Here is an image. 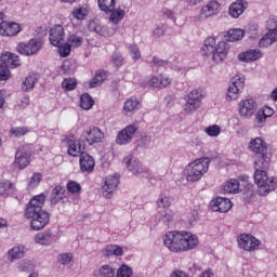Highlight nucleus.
Masks as SVG:
<instances>
[{"label":"nucleus","instance_id":"f257e3e1","mask_svg":"<svg viewBox=\"0 0 277 277\" xmlns=\"http://www.w3.org/2000/svg\"><path fill=\"white\" fill-rule=\"evenodd\" d=\"M47 196L44 194L37 195L30 199L25 210L26 220L30 221V228L32 230H42L44 226L51 222L49 212L42 210Z\"/></svg>","mask_w":277,"mask_h":277},{"label":"nucleus","instance_id":"f03ea898","mask_svg":"<svg viewBox=\"0 0 277 277\" xmlns=\"http://www.w3.org/2000/svg\"><path fill=\"white\" fill-rule=\"evenodd\" d=\"M210 164L211 159L207 157L198 158L188 163L185 168L186 180L188 183H196V181H200L202 176L209 172Z\"/></svg>","mask_w":277,"mask_h":277},{"label":"nucleus","instance_id":"7ed1b4c3","mask_svg":"<svg viewBox=\"0 0 277 277\" xmlns=\"http://www.w3.org/2000/svg\"><path fill=\"white\" fill-rule=\"evenodd\" d=\"M254 183L258 185V194L260 196H267L269 192H274L277 187V177L268 176L267 171L263 169H255Z\"/></svg>","mask_w":277,"mask_h":277},{"label":"nucleus","instance_id":"20e7f679","mask_svg":"<svg viewBox=\"0 0 277 277\" xmlns=\"http://www.w3.org/2000/svg\"><path fill=\"white\" fill-rule=\"evenodd\" d=\"M184 101L183 111L188 115L194 114L200 109V105L202 104V92L195 89L184 97Z\"/></svg>","mask_w":277,"mask_h":277},{"label":"nucleus","instance_id":"39448f33","mask_svg":"<svg viewBox=\"0 0 277 277\" xmlns=\"http://www.w3.org/2000/svg\"><path fill=\"white\" fill-rule=\"evenodd\" d=\"M129 172H132L135 176H141L142 179H151L153 173L148 170V168L142 166L140 159L133 156H127L123 159Z\"/></svg>","mask_w":277,"mask_h":277},{"label":"nucleus","instance_id":"423d86ee","mask_svg":"<svg viewBox=\"0 0 277 277\" xmlns=\"http://www.w3.org/2000/svg\"><path fill=\"white\" fill-rule=\"evenodd\" d=\"M243 88H246V78L239 75L235 76L232 79L227 90V94H226L227 101H237Z\"/></svg>","mask_w":277,"mask_h":277},{"label":"nucleus","instance_id":"0eeeda50","mask_svg":"<svg viewBox=\"0 0 277 277\" xmlns=\"http://www.w3.org/2000/svg\"><path fill=\"white\" fill-rule=\"evenodd\" d=\"M237 242L239 248L246 252H254V250H259V246H261V240L250 234H241L238 236Z\"/></svg>","mask_w":277,"mask_h":277},{"label":"nucleus","instance_id":"6e6552de","mask_svg":"<svg viewBox=\"0 0 277 277\" xmlns=\"http://www.w3.org/2000/svg\"><path fill=\"white\" fill-rule=\"evenodd\" d=\"M256 109H259V104L252 97L245 98L238 104V111L241 118H251L256 114Z\"/></svg>","mask_w":277,"mask_h":277},{"label":"nucleus","instance_id":"1a4fd4ad","mask_svg":"<svg viewBox=\"0 0 277 277\" xmlns=\"http://www.w3.org/2000/svg\"><path fill=\"white\" fill-rule=\"evenodd\" d=\"M181 235V249L182 252H189V250H196V247L200 243L198 236L192 232L182 230Z\"/></svg>","mask_w":277,"mask_h":277},{"label":"nucleus","instance_id":"9d476101","mask_svg":"<svg viewBox=\"0 0 277 277\" xmlns=\"http://www.w3.org/2000/svg\"><path fill=\"white\" fill-rule=\"evenodd\" d=\"M40 49H42V41L39 39H30L28 43L22 42L16 47L17 53L28 57L30 55H36Z\"/></svg>","mask_w":277,"mask_h":277},{"label":"nucleus","instance_id":"9b49d317","mask_svg":"<svg viewBox=\"0 0 277 277\" xmlns=\"http://www.w3.org/2000/svg\"><path fill=\"white\" fill-rule=\"evenodd\" d=\"M163 243L170 252H182L181 249V232H168L163 236Z\"/></svg>","mask_w":277,"mask_h":277},{"label":"nucleus","instance_id":"f8f14e48","mask_svg":"<svg viewBox=\"0 0 277 277\" xmlns=\"http://www.w3.org/2000/svg\"><path fill=\"white\" fill-rule=\"evenodd\" d=\"M137 133L136 124H129L123 130H121L116 137V142L119 146H127V144H131L133 137Z\"/></svg>","mask_w":277,"mask_h":277},{"label":"nucleus","instance_id":"ddd939ff","mask_svg":"<svg viewBox=\"0 0 277 277\" xmlns=\"http://www.w3.org/2000/svg\"><path fill=\"white\" fill-rule=\"evenodd\" d=\"M118 185H120V179L118 175H108L102 187L103 196L105 198H111V196H114V192L118 189Z\"/></svg>","mask_w":277,"mask_h":277},{"label":"nucleus","instance_id":"4468645a","mask_svg":"<svg viewBox=\"0 0 277 277\" xmlns=\"http://www.w3.org/2000/svg\"><path fill=\"white\" fill-rule=\"evenodd\" d=\"M31 161V151L25 147L18 149L15 154V166L18 170H25Z\"/></svg>","mask_w":277,"mask_h":277},{"label":"nucleus","instance_id":"2eb2a0df","mask_svg":"<svg viewBox=\"0 0 277 277\" xmlns=\"http://www.w3.org/2000/svg\"><path fill=\"white\" fill-rule=\"evenodd\" d=\"M220 3L215 0L210 1L208 4L203 5L199 11V18L202 21L211 18L220 13Z\"/></svg>","mask_w":277,"mask_h":277},{"label":"nucleus","instance_id":"dca6fc26","mask_svg":"<svg viewBox=\"0 0 277 277\" xmlns=\"http://www.w3.org/2000/svg\"><path fill=\"white\" fill-rule=\"evenodd\" d=\"M212 211H216L219 213H228L230 209H233V202L230 199L224 197H217L213 199L210 203Z\"/></svg>","mask_w":277,"mask_h":277},{"label":"nucleus","instance_id":"f3484780","mask_svg":"<svg viewBox=\"0 0 277 277\" xmlns=\"http://www.w3.org/2000/svg\"><path fill=\"white\" fill-rule=\"evenodd\" d=\"M82 135L90 145L98 144V142H103L105 138V133H103L98 127L89 128V130L84 131Z\"/></svg>","mask_w":277,"mask_h":277},{"label":"nucleus","instance_id":"a211bd4d","mask_svg":"<svg viewBox=\"0 0 277 277\" xmlns=\"http://www.w3.org/2000/svg\"><path fill=\"white\" fill-rule=\"evenodd\" d=\"M172 83V79L164 76H153L147 83L144 84V88H154L156 90H161L168 88Z\"/></svg>","mask_w":277,"mask_h":277},{"label":"nucleus","instance_id":"6ab92c4d","mask_svg":"<svg viewBox=\"0 0 277 277\" xmlns=\"http://www.w3.org/2000/svg\"><path fill=\"white\" fill-rule=\"evenodd\" d=\"M66 32H64V26L55 25L50 30V42L53 47H60L63 44Z\"/></svg>","mask_w":277,"mask_h":277},{"label":"nucleus","instance_id":"aec40b11","mask_svg":"<svg viewBox=\"0 0 277 277\" xmlns=\"http://www.w3.org/2000/svg\"><path fill=\"white\" fill-rule=\"evenodd\" d=\"M89 30L94 31L98 36H103V38H110V36H114V34H116V30H114V28L101 25L96 21H91L89 23Z\"/></svg>","mask_w":277,"mask_h":277},{"label":"nucleus","instance_id":"412c9836","mask_svg":"<svg viewBox=\"0 0 277 277\" xmlns=\"http://www.w3.org/2000/svg\"><path fill=\"white\" fill-rule=\"evenodd\" d=\"M210 55H212V60L216 62V64L224 62L226 55H228V44H226L225 41H220Z\"/></svg>","mask_w":277,"mask_h":277},{"label":"nucleus","instance_id":"4be33fe9","mask_svg":"<svg viewBox=\"0 0 277 277\" xmlns=\"http://www.w3.org/2000/svg\"><path fill=\"white\" fill-rule=\"evenodd\" d=\"M248 10V1L236 0L228 8V14L232 18H239Z\"/></svg>","mask_w":277,"mask_h":277},{"label":"nucleus","instance_id":"5701e85b","mask_svg":"<svg viewBox=\"0 0 277 277\" xmlns=\"http://www.w3.org/2000/svg\"><path fill=\"white\" fill-rule=\"evenodd\" d=\"M21 34V25L14 22H2L0 23V35L1 36H17Z\"/></svg>","mask_w":277,"mask_h":277},{"label":"nucleus","instance_id":"b1692460","mask_svg":"<svg viewBox=\"0 0 277 277\" xmlns=\"http://www.w3.org/2000/svg\"><path fill=\"white\" fill-rule=\"evenodd\" d=\"M263 57V53L259 49L247 50L246 52H241L238 55L239 62H245L246 64H250V62H256V60H261Z\"/></svg>","mask_w":277,"mask_h":277},{"label":"nucleus","instance_id":"393cba45","mask_svg":"<svg viewBox=\"0 0 277 277\" xmlns=\"http://www.w3.org/2000/svg\"><path fill=\"white\" fill-rule=\"evenodd\" d=\"M62 142L68 147L67 153L70 157H79V155L83 153L80 145H77L75 136L68 135L65 138H63Z\"/></svg>","mask_w":277,"mask_h":277},{"label":"nucleus","instance_id":"a878e982","mask_svg":"<svg viewBox=\"0 0 277 277\" xmlns=\"http://www.w3.org/2000/svg\"><path fill=\"white\" fill-rule=\"evenodd\" d=\"M269 163H272V154H268V151L255 155V170H267V168H269Z\"/></svg>","mask_w":277,"mask_h":277},{"label":"nucleus","instance_id":"bb28decb","mask_svg":"<svg viewBox=\"0 0 277 277\" xmlns=\"http://www.w3.org/2000/svg\"><path fill=\"white\" fill-rule=\"evenodd\" d=\"M1 62L6 68H18V66H21V58L12 52H5L2 54Z\"/></svg>","mask_w":277,"mask_h":277},{"label":"nucleus","instance_id":"cd10ccee","mask_svg":"<svg viewBox=\"0 0 277 277\" xmlns=\"http://www.w3.org/2000/svg\"><path fill=\"white\" fill-rule=\"evenodd\" d=\"M66 200V188L62 185H56L51 193L50 202L51 205H60Z\"/></svg>","mask_w":277,"mask_h":277},{"label":"nucleus","instance_id":"c85d7f7f","mask_svg":"<svg viewBox=\"0 0 277 277\" xmlns=\"http://www.w3.org/2000/svg\"><path fill=\"white\" fill-rule=\"evenodd\" d=\"M26 253L27 247L23 245L15 246L8 251V261L14 263V261L23 259V256H25Z\"/></svg>","mask_w":277,"mask_h":277},{"label":"nucleus","instance_id":"c756f323","mask_svg":"<svg viewBox=\"0 0 277 277\" xmlns=\"http://www.w3.org/2000/svg\"><path fill=\"white\" fill-rule=\"evenodd\" d=\"M79 161L81 172H92L94 170V158L88 153H81Z\"/></svg>","mask_w":277,"mask_h":277},{"label":"nucleus","instance_id":"7c9ffc66","mask_svg":"<svg viewBox=\"0 0 277 277\" xmlns=\"http://www.w3.org/2000/svg\"><path fill=\"white\" fill-rule=\"evenodd\" d=\"M249 148L254 153V155H262L267 153V143L261 137H255L249 143Z\"/></svg>","mask_w":277,"mask_h":277},{"label":"nucleus","instance_id":"2f4dec72","mask_svg":"<svg viewBox=\"0 0 277 277\" xmlns=\"http://www.w3.org/2000/svg\"><path fill=\"white\" fill-rule=\"evenodd\" d=\"M53 241H55V236L51 230L41 232L35 236V243L39 246H51Z\"/></svg>","mask_w":277,"mask_h":277},{"label":"nucleus","instance_id":"473e14b6","mask_svg":"<svg viewBox=\"0 0 277 277\" xmlns=\"http://www.w3.org/2000/svg\"><path fill=\"white\" fill-rule=\"evenodd\" d=\"M93 277H116V269L111 265L104 264L93 271Z\"/></svg>","mask_w":277,"mask_h":277},{"label":"nucleus","instance_id":"72a5a7b5","mask_svg":"<svg viewBox=\"0 0 277 277\" xmlns=\"http://www.w3.org/2000/svg\"><path fill=\"white\" fill-rule=\"evenodd\" d=\"M16 193V185L11 181L3 180L0 182V196L3 198H8V196H12Z\"/></svg>","mask_w":277,"mask_h":277},{"label":"nucleus","instance_id":"f704fd0d","mask_svg":"<svg viewBox=\"0 0 277 277\" xmlns=\"http://www.w3.org/2000/svg\"><path fill=\"white\" fill-rule=\"evenodd\" d=\"M104 256H122L124 251L118 245H107L103 250Z\"/></svg>","mask_w":277,"mask_h":277},{"label":"nucleus","instance_id":"c9c22d12","mask_svg":"<svg viewBox=\"0 0 277 277\" xmlns=\"http://www.w3.org/2000/svg\"><path fill=\"white\" fill-rule=\"evenodd\" d=\"M136 109H140V100L136 97H131L126 101L123 106V114H126V116L133 114V111H136Z\"/></svg>","mask_w":277,"mask_h":277},{"label":"nucleus","instance_id":"e433bc0d","mask_svg":"<svg viewBox=\"0 0 277 277\" xmlns=\"http://www.w3.org/2000/svg\"><path fill=\"white\" fill-rule=\"evenodd\" d=\"M239 180L230 179L224 184L223 192L225 194H239Z\"/></svg>","mask_w":277,"mask_h":277},{"label":"nucleus","instance_id":"4c0bfd02","mask_svg":"<svg viewBox=\"0 0 277 277\" xmlns=\"http://www.w3.org/2000/svg\"><path fill=\"white\" fill-rule=\"evenodd\" d=\"M89 14H90V9H88V6H77V8H74L71 12V16H74L76 21H85Z\"/></svg>","mask_w":277,"mask_h":277},{"label":"nucleus","instance_id":"58836bf2","mask_svg":"<svg viewBox=\"0 0 277 277\" xmlns=\"http://www.w3.org/2000/svg\"><path fill=\"white\" fill-rule=\"evenodd\" d=\"M36 81H38V75L29 74L22 82V90H24V92H29V90H34Z\"/></svg>","mask_w":277,"mask_h":277},{"label":"nucleus","instance_id":"ea45409f","mask_svg":"<svg viewBox=\"0 0 277 277\" xmlns=\"http://www.w3.org/2000/svg\"><path fill=\"white\" fill-rule=\"evenodd\" d=\"M245 31L243 29L240 28H234V29H229L227 31V42H239V40L243 39L245 36Z\"/></svg>","mask_w":277,"mask_h":277},{"label":"nucleus","instance_id":"a19ab883","mask_svg":"<svg viewBox=\"0 0 277 277\" xmlns=\"http://www.w3.org/2000/svg\"><path fill=\"white\" fill-rule=\"evenodd\" d=\"M98 8L105 14H109L116 9V0H97Z\"/></svg>","mask_w":277,"mask_h":277},{"label":"nucleus","instance_id":"79ce46f5","mask_svg":"<svg viewBox=\"0 0 277 277\" xmlns=\"http://www.w3.org/2000/svg\"><path fill=\"white\" fill-rule=\"evenodd\" d=\"M172 202H174V198H172L170 195L160 194L157 200V206L159 209H168L172 206Z\"/></svg>","mask_w":277,"mask_h":277},{"label":"nucleus","instance_id":"37998d69","mask_svg":"<svg viewBox=\"0 0 277 277\" xmlns=\"http://www.w3.org/2000/svg\"><path fill=\"white\" fill-rule=\"evenodd\" d=\"M105 79H107V74L105 72V70L96 71L95 76L90 81V88H96V87L101 85V83H103V81H105Z\"/></svg>","mask_w":277,"mask_h":277},{"label":"nucleus","instance_id":"c03bdc74","mask_svg":"<svg viewBox=\"0 0 277 277\" xmlns=\"http://www.w3.org/2000/svg\"><path fill=\"white\" fill-rule=\"evenodd\" d=\"M109 14H110V17H109L110 23H114V25H118V23H120V21L124 18L126 12L124 10L119 8L110 11Z\"/></svg>","mask_w":277,"mask_h":277},{"label":"nucleus","instance_id":"a18cd8bd","mask_svg":"<svg viewBox=\"0 0 277 277\" xmlns=\"http://www.w3.org/2000/svg\"><path fill=\"white\" fill-rule=\"evenodd\" d=\"M36 264L34 261L24 259L17 263L18 272H34Z\"/></svg>","mask_w":277,"mask_h":277},{"label":"nucleus","instance_id":"49530a36","mask_svg":"<svg viewBox=\"0 0 277 277\" xmlns=\"http://www.w3.org/2000/svg\"><path fill=\"white\" fill-rule=\"evenodd\" d=\"M80 107L82 109H92V107H94V100L92 98V96L88 93H83L80 97Z\"/></svg>","mask_w":277,"mask_h":277},{"label":"nucleus","instance_id":"de8ad7c7","mask_svg":"<svg viewBox=\"0 0 277 277\" xmlns=\"http://www.w3.org/2000/svg\"><path fill=\"white\" fill-rule=\"evenodd\" d=\"M214 49H215L214 37H208L205 41L202 49H201V51L203 52V55H211V53L214 51Z\"/></svg>","mask_w":277,"mask_h":277},{"label":"nucleus","instance_id":"09e8293b","mask_svg":"<svg viewBox=\"0 0 277 277\" xmlns=\"http://www.w3.org/2000/svg\"><path fill=\"white\" fill-rule=\"evenodd\" d=\"M67 42L71 45V49H79L83 44V37L78 35H69Z\"/></svg>","mask_w":277,"mask_h":277},{"label":"nucleus","instance_id":"8fccbe9b","mask_svg":"<svg viewBox=\"0 0 277 277\" xmlns=\"http://www.w3.org/2000/svg\"><path fill=\"white\" fill-rule=\"evenodd\" d=\"M66 189L68 192V194H74L75 196L81 194V184H79L78 182L75 181H69L66 184Z\"/></svg>","mask_w":277,"mask_h":277},{"label":"nucleus","instance_id":"3c124183","mask_svg":"<svg viewBox=\"0 0 277 277\" xmlns=\"http://www.w3.org/2000/svg\"><path fill=\"white\" fill-rule=\"evenodd\" d=\"M132 276H133V269L129 265L122 264L117 269L116 277H132Z\"/></svg>","mask_w":277,"mask_h":277},{"label":"nucleus","instance_id":"603ef678","mask_svg":"<svg viewBox=\"0 0 277 277\" xmlns=\"http://www.w3.org/2000/svg\"><path fill=\"white\" fill-rule=\"evenodd\" d=\"M27 133H29L27 127H15L10 130L12 137H23V135H27Z\"/></svg>","mask_w":277,"mask_h":277},{"label":"nucleus","instance_id":"864d4df0","mask_svg":"<svg viewBox=\"0 0 277 277\" xmlns=\"http://www.w3.org/2000/svg\"><path fill=\"white\" fill-rule=\"evenodd\" d=\"M205 133L209 135V137H217L220 133H222V128L217 124L209 126L205 128Z\"/></svg>","mask_w":277,"mask_h":277},{"label":"nucleus","instance_id":"5fc2aeb1","mask_svg":"<svg viewBox=\"0 0 277 277\" xmlns=\"http://www.w3.org/2000/svg\"><path fill=\"white\" fill-rule=\"evenodd\" d=\"M267 121V117L262 113V110H258L254 118V127L259 129L265 127V122Z\"/></svg>","mask_w":277,"mask_h":277},{"label":"nucleus","instance_id":"6e6d98bb","mask_svg":"<svg viewBox=\"0 0 277 277\" xmlns=\"http://www.w3.org/2000/svg\"><path fill=\"white\" fill-rule=\"evenodd\" d=\"M58 48V53L61 55V57H68V55H70V51H71V45L67 42V43H63L60 45H54Z\"/></svg>","mask_w":277,"mask_h":277},{"label":"nucleus","instance_id":"4d7b16f0","mask_svg":"<svg viewBox=\"0 0 277 277\" xmlns=\"http://www.w3.org/2000/svg\"><path fill=\"white\" fill-rule=\"evenodd\" d=\"M40 181H42V174L34 173L28 183L29 189H34L40 185Z\"/></svg>","mask_w":277,"mask_h":277},{"label":"nucleus","instance_id":"13d9d810","mask_svg":"<svg viewBox=\"0 0 277 277\" xmlns=\"http://www.w3.org/2000/svg\"><path fill=\"white\" fill-rule=\"evenodd\" d=\"M271 23H274L275 27L271 28L268 30V32L266 34V36L273 41V42H277V23L274 22V19L268 21V25Z\"/></svg>","mask_w":277,"mask_h":277},{"label":"nucleus","instance_id":"bf43d9fd","mask_svg":"<svg viewBox=\"0 0 277 277\" xmlns=\"http://www.w3.org/2000/svg\"><path fill=\"white\" fill-rule=\"evenodd\" d=\"M62 88L67 91L75 90V88H77V82L70 78H66L62 83Z\"/></svg>","mask_w":277,"mask_h":277},{"label":"nucleus","instance_id":"052dcab7","mask_svg":"<svg viewBox=\"0 0 277 277\" xmlns=\"http://www.w3.org/2000/svg\"><path fill=\"white\" fill-rule=\"evenodd\" d=\"M10 78V69L5 64L0 65V81H8Z\"/></svg>","mask_w":277,"mask_h":277},{"label":"nucleus","instance_id":"680f3d73","mask_svg":"<svg viewBox=\"0 0 277 277\" xmlns=\"http://www.w3.org/2000/svg\"><path fill=\"white\" fill-rule=\"evenodd\" d=\"M111 62L117 68H120L124 62V57H122V54L120 53H114L111 56Z\"/></svg>","mask_w":277,"mask_h":277},{"label":"nucleus","instance_id":"e2e57ef3","mask_svg":"<svg viewBox=\"0 0 277 277\" xmlns=\"http://www.w3.org/2000/svg\"><path fill=\"white\" fill-rule=\"evenodd\" d=\"M62 70L65 75H72V72H75V67L70 61H65L62 65Z\"/></svg>","mask_w":277,"mask_h":277},{"label":"nucleus","instance_id":"0e129e2a","mask_svg":"<svg viewBox=\"0 0 277 277\" xmlns=\"http://www.w3.org/2000/svg\"><path fill=\"white\" fill-rule=\"evenodd\" d=\"M272 44H274V41L267 35H264L260 40L259 47L261 49H267V47H272Z\"/></svg>","mask_w":277,"mask_h":277},{"label":"nucleus","instance_id":"69168bd1","mask_svg":"<svg viewBox=\"0 0 277 277\" xmlns=\"http://www.w3.org/2000/svg\"><path fill=\"white\" fill-rule=\"evenodd\" d=\"M166 29H168V27L166 25L156 27L153 30L154 38H161V36H163L166 34Z\"/></svg>","mask_w":277,"mask_h":277},{"label":"nucleus","instance_id":"338daca9","mask_svg":"<svg viewBox=\"0 0 277 277\" xmlns=\"http://www.w3.org/2000/svg\"><path fill=\"white\" fill-rule=\"evenodd\" d=\"M60 263L62 265H68L72 261V253H63L60 255Z\"/></svg>","mask_w":277,"mask_h":277},{"label":"nucleus","instance_id":"774afa93","mask_svg":"<svg viewBox=\"0 0 277 277\" xmlns=\"http://www.w3.org/2000/svg\"><path fill=\"white\" fill-rule=\"evenodd\" d=\"M130 53L133 60H140L142 54L140 53V48L136 44L130 45Z\"/></svg>","mask_w":277,"mask_h":277}]
</instances>
